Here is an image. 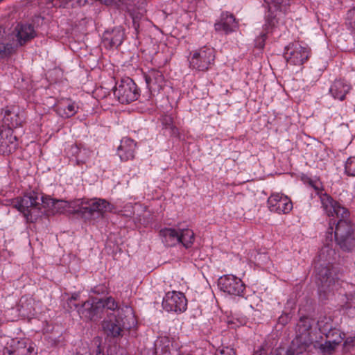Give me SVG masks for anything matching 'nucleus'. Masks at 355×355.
Instances as JSON below:
<instances>
[{"mask_svg": "<svg viewBox=\"0 0 355 355\" xmlns=\"http://www.w3.org/2000/svg\"><path fill=\"white\" fill-rule=\"evenodd\" d=\"M315 320L307 316L300 317L295 327V337L286 355H300L318 338V333L313 329Z\"/></svg>", "mask_w": 355, "mask_h": 355, "instance_id": "nucleus-1", "label": "nucleus"}, {"mask_svg": "<svg viewBox=\"0 0 355 355\" xmlns=\"http://www.w3.org/2000/svg\"><path fill=\"white\" fill-rule=\"evenodd\" d=\"M302 180L312 190L310 193L311 198H319L321 207L327 215H332L337 211H342V214L346 216L347 213L344 207L325 191L324 184L319 178L304 175Z\"/></svg>", "mask_w": 355, "mask_h": 355, "instance_id": "nucleus-2", "label": "nucleus"}, {"mask_svg": "<svg viewBox=\"0 0 355 355\" xmlns=\"http://www.w3.org/2000/svg\"><path fill=\"white\" fill-rule=\"evenodd\" d=\"M14 207L21 212L28 223H34L46 212L44 204L40 202L37 193L30 192L14 201Z\"/></svg>", "mask_w": 355, "mask_h": 355, "instance_id": "nucleus-3", "label": "nucleus"}, {"mask_svg": "<svg viewBox=\"0 0 355 355\" xmlns=\"http://www.w3.org/2000/svg\"><path fill=\"white\" fill-rule=\"evenodd\" d=\"M347 214H342V211H337L329 217L340 218L336 225L334 236L337 244L345 251H350L355 245L354 231L352 224L347 220L349 216V210L344 207Z\"/></svg>", "mask_w": 355, "mask_h": 355, "instance_id": "nucleus-4", "label": "nucleus"}, {"mask_svg": "<svg viewBox=\"0 0 355 355\" xmlns=\"http://www.w3.org/2000/svg\"><path fill=\"white\" fill-rule=\"evenodd\" d=\"M120 311L126 313L124 318L120 315L118 318L114 316L103 322V329L108 336H119L123 329H130L135 324V319L131 306L125 305Z\"/></svg>", "mask_w": 355, "mask_h": 355, "instance_id": "nucleus-5", "label": "nucleus"}, {"mask_svg": "<svg viewBox=\"0 0 355 355\" xmlns=\"http://www.w3.org/2000/svg\"><path fill=\"white\" fill-rule=\"evenodd\" d=\"M215 58V49L209 46H204L191 53L189 67L199 71H206L214 64Z\"/></svg>", "mask_w": 355, "mask_h": 355, "instance_id": "nucleus-6", "label": "nucleus"}, {"mask_svg": "<svg viewBox=\"0 0 355 355\" xmlns=\"http://www.w3.org/2000/svg\"><path fill=\"white\" fill-rule=\"evenodd\" d=\"M114 95L121 103L128 104L138 99L140 89L132 78L124 77L116 83Z\"/></svg>", "mask_w": 355, "mask_h": 355, "instance_id": "nucleus-7", "label": "nucleus"}, {"mask_svg": "<svg viewBox=\"0 0 355 355\" xmlns=\"http://www.w3.org/2000/svg\"><path fill=\"white\" fill-rule=\"evenodd\" d=\"M311 55V49L306 46H302L299 42L288 44L284 51V57L286 62L295 66L304 64Z\"/></svg>", "mask_w": 355, "mask_h": 355, "instance_id": "nucleus-8", "label": "nucleus"}, {"mask_svg": "<svg viewBox=\"0 0 355 355\" xmlns=\"http://www.w3.org/2000/svg\"><path fill=\"white\" fill-rule=\"evenodd\" d=\"M83 205H85L84 219L85 220H90L94 219L95 214L103 216L107 212H112L114 208V205L103 198H92L83 201Z\"/></svg>", "mask_w": 355, "mask_h": 355, "instance_id": "nucleus-9", "label": "nucleus"}, {"mask_svg": "<svg viewBox=\"0 0 355 355\" xmlns=\"http://www.w3.org/2000/svg\"><path fill=\"white\" fill-rule=\"evenodd\" d=\"M316 276L321 292H334L341 286V281L339 278L332 276L331 271L327 266L318 267L316 269Z\"/></svg>", "mask_w": 355, "mask_h": 355, "instance_id": "nucleus-10", "label": "nucleus"}, {"mask_svg": "<svg viewBox=\"0 0 355 355\" xmlns=\"http://www.w3.org/2000/svg\"><path fill=\"white\" fill-rule=\"evenodd\" d=\"M162 307L167 312L181 313L187 309V300L184 294L179 291H169L162 300Z\"/></svg>", "mask_w": 355, "mask_h": 355, "instance_id": "nucleus-11", "label": "nucleus"}, {"mask_svg": "<svg viewBox=\"0 0 355 355\" xmlns=\"http://www.w3.org/2000/svg\"><path fill=\"white\" fill-rule=\"evenodd\" d=\"M270 211L277 214H288L293 209V205L289 197L282 193H272L267 200Z\"/></svg>", "mask_w": 355, "mask_h": 355, "instance_id": "nucleus-12", "label": "nucleus"}, {"mask_svg": "<svg viewBox=\"0 0 355 355\" xmlns=\"http://www.w3.org/2000/svg\"><path fill=\"white\" fill-rule=\"evenodd\" d=\"M220 291L229 295L241 296L245 291V286L243 281L233 275H225L220 277L218 281Z\"/></svg>", "mask_w": 355, "mask_h": 355, "instance_id": "nucleus-13", "label": "nucleus"}, {"mask_svg": "<svg viewBox=\"0 0 355 355\" xmlns=\"http://www.w3.org/2000/svg\"><path fill=\"white\" fill-rule=\"evenodd\" d=\"M102 306V303L98 302V298L92 297L83 303L82 306L78 309V312L83 318L95 320L101 318Z\"/></svg>", "mask_w": 355, "mask_h": 355, "instance_id": "nucleus-14", "label": "nucleus"}, {"mask_svg": "<svg viewBox=\"0 0 355 355\" xmlns=\"http://www.w3.org/2000/svg\"><path fill=\"white\" fill-rule=\"evenodd\" d=\"M179 348L174 338L168 336L157 337L154 343L155 355H172Z\"/></svg>", "mask_w": 355, "mask_h": 355, "instance_id": "nucleus-15", "label": "nucleus"}, {"mask_svg": "<svg viewBox=\"0 0 355 355\" xmlns=\"http://www.w3.org/2000/svg\"><path fill=\"white\" fill-rule=\"evenodd\" d=\"M145 81L151 94L158 93L164 85V77L160 71L152 69L144 76Z\"/></svg>", "mask_w": 355, "mask_h": 355, "instance_id": "nucleus-16", "label": "nucleus"}, {"mask_svg": "<svg viewBox=\"0 0 355 355\" xmlns=\"http://www.w3.org/2000/svg\"><path fill=\"white\" fill-rule=\"evenodd\" d=\"M137 144L128 137H123L117 148V155L122 162H127L135 158Z\"/></svg>", "mask_w": 355, "mask_h": 355, "instance_id": "nucleus-17", "label": "nucleus"}, {"mask_svg": "<svg viewBox=\"0 0 355 355\" xmlns=\"http://www.w3.org/2000/svg\"><path fill=\"white\" fill-rule=\"evenodd\" d=\"M24 121L23 113L18 108L13 107L11 110H6L2 119L3 125L7 128H16L21 125Z\"/></svg>", "mask_w": 355, "mask_h": 355, "instance_id": "nucleus-18", "label": "nucleus"}, {"mask_svg": "<svg viewBox=\"0 0 355 355\" xmlns=\"http://www.w3.org/2000/svg\"><path fill=\"white\" fill-rule=\"evenodd\" d=\"M238 27V22L234 15L228 12H223L220 20L215 23L214 28L216 31H223L228 34L236 30Z\"/></svg>", "mask_w": 355, "mask_h": 355, "instance_id": "nucleus-19", "label": "nucleus"}, {"mask_svg": "<svg viewBox=\"0 0 355 355\" xmlns=\"http://www.w3.org/2000/svg\"><path fill=\"white\" fill-rule=\"evenodd\" d=\"M17 40L23 46L36 37L34 27L30 24H19L15 28Z\"/></svg>", "mask_w": 355, "mask_h": 355, "instance_id": "nucleus-20", "label": "nucleus"}, {"mask_svg": "<svg viewBox=\"0 0 355 355\" xmlns=\"http://www.w3.org/2000/svg\"><path fill=\"white\" fill-rule=\"evenodd\" d=\"M67 155L74 159L76 164L78 166L83 165L86 163L89 159L90 153L88 149L83 147L80 144H73L70 146L67 150Z\"/></svg>", "mask_w": 355, "mask_h": 355, "instance_id": "nucleus-21", "label": "nucleus"}, {"mask_svg": "<svg viewBox=\"0 0 355 355\" xmlns=\"http://www.w3.org/2000/svg\"><path fill=\"white\" fill-rule=\"evenodd\" d=\"M1 153L9 155L15 151L18 146L17 138L13 135V130L3 129Z\"/></svg>", "mask_w": 355, "mask_h": 355, "instance_id": "nucleus-22", "label": "nucleus"}, {"mask_svg": "<svg viewBox=\"0 0 355 355\" xmlns=\"http://www.w3.org/2000/svg\"><path fill=\"white\" fill-rule=\"evenodd\" d=\"M351 89V85L345 80L339 79L336 80L331 85L329 92L334 99L343 101Z\"/></svg>", "mask_w": 355, "mask_h": 355, "instance_id": "nucleus-23", "label": "nucleus"}, {"mask_svg": "<svg viewBox=\"0 0 355 355\" xmlns=\"http://www.w3.org/2000/svg\"><path fill=\"white\" fill-rule=\"evenodd\" d=\"M159 235L166 246L173 247L180 242V231L174 228H163L159 231Z\"/></svg>", "mask_w": 355, "mask_h": 355, "instance_id": "nucleus-24", "label": "nucleus"}, {"mask_svg": "<svg viewBox=\"0 0 355 355\" xmlns=\"http://www.w3.org/2000/svg\"><path fill=\"white\" fill-rule=\"evenodd\" d=\"M42 203L52 209L53 214H68V201L56 200L50 197L42 198Z\"/></svg>", "mask_w": 355, "mask_h": 355, "instance_id": "nucleus-25", "label": "nucleus"}, {"mask_svg": "<svg viewBox=\"0 0 355 355\" xmlns=\"http://www.w3.org/2000/svg\"><path fill=\"white\" fill-rule=\"evenodd\" d=\"M78 110V107L75 102L67 100L64 103H60L56 107V112L62 118L68 119L74 116Z\"/></svg>", "mask_w": 355, "mask_h": 355, "instance_id": "nucleus-26", "label": "nucleus"}, {"mask_svg": "<svg viewBox=\"0 0 355 355\" xmlns=\"http://www.w3.org/2000/svg\"><path fill=\"white\" fill-rule=\"evenodd\" d=\"M125 37L124 30L121 26L115 27L110 35V37H106L105 39L110 40L111 47L119 46Z\"/></svg>", "mask_w": 355, "mask_h": 355, "instance_id": "nucleus-27", "label": "nucleus"}, {"mask_svg": "<svg viewBox=\"0 0 355 355\" xmlns=\"http://www.w3.org/2000/svg\"><path fill=\"white\" fill-rule=\"evenodd\" d=\"M317 326L320 333L323 336L336 327L333 324L332 318L330 316L326 315L320 317L317 322Z\"/></svg>", "mask_w": 355, "mask_h": 355, "instance_id": "nucleus-28", "label": "nucleus"}, {"mask_svg": "<svg viewBox=\"0 0 355 355\" xmlns=\"http://www.w3.org/2000/svg\"><path fill=\"white\" fill-rule=\"evenodd\" d=\"M86 201L85 199H76L71 201H68V214H79L84 218V209L85 205H83V202Z\"/></svg>", "mask_w": 355, "mask_h": 355, "instance_id": "nucleus-29", "label": "nucleus"}, {"mask_svg": "<svg viewBox=\"0 0 355 355\" xmlns=\"http://www.w3.org/2000/svg\"><path fill=\"white\" fill-rule=\"evenodd\" d=\"M195 234L191 230L185 229L180 231V242L185 248H191L194 242Z\"/></svg>", "mask_w": 355, "mask_h": 355, "instance_id": "nucleus-30", "label": "nucleus"}, {"mask_svg": "<svg viewBox=\"0 0 355 355\" xmlns=\"http://www.w3.org/2000/svg\"><path fill=\"white\" fill-rule=\"evenodd\" d=\"M324 336L326 339L329 340V342L337 346L343 340L345 334L341 332L340 329L335 327L333 330L325 334Z\"/></svg>", "mask_w": 355, "mask_h": 355, "instance_id": "nucleus-31", "label": "nucleus"}, {"mask_svg": "<svg viewBox=\"0 0 355 355\" xmlns=\"http://www.w3.org/2000/svg\"><path fill=\"white\" fill-rule=\"evenodd\" d=\"M313 343L314 347L318 348L324 355L331 354L336 347V345L329 342L328 339H326L324 343H320L318 338H316V341H314Z\"/></svg>", "mask_w": 355, "mask_h": 355, "instance_id": "nucleus-32", "label": "nucleus"}, {"mask_svg": "<svg viewBox=\"0 0 355 355\" xmlns=\"http://www.w3.org/2000/svg\"><path fill=\"white\" fill-rule=\"evenodd\" d=\"M98 302H101L102 303V312L105 309H107L108 310L111 311H115L116 309L120 310L121 309H119V304L116 302V300L111 296L107 297L106 298H98ZM121 311H119V315H121Z\"/></svg>", "mask_w": 355, "mask_h": 355, "instance_id": "nucleus-33", "label": "nucleus"}, {"mask_svg": "<svg viewBox=\"0 0 355 355\" xmlns=\"http://www.w3.org/2000/svg\"><path fill=\"white\" fill-rule=\"evenodd\" d=\"M162 124L165 129L170 130L172 136H177L179 134L178 128L173 124V119L171 116L166 115L162 119Z\"/></svg>", "mask_w": 355, "mask_h": 355, "instance_id": "nucleus-34", "label": "nucleus"}, {"mask_svg": "<svg viewBox=\"0 0 355 355\" xmlns=\"http://www.w3.org/2000/svg\"><path fill=\"white\" fill-rule=\"evenodd\" d=\"M15 51V49L12 44L0 43V58L8 57Z\"/></svg>", "mask_w": 355, "mask_h": 355, "instance_id": "nucleus-35", "label": "nucleus"}, {"mask_svg": "<svg viewBox=\"0 0 355 355\" xmlns=\"http://www.w3.org/2000/svg\"><path fill=\"white\" fill-rule=\"evenodd\" d=\"M345 173L349 176H355V156L347 159L345 165Z\"/></svg>", "mask_w": 355, "mask_h": 355, "instance_id": "nucleus-36", "label": "nucleus"}, {"mask_svg": "<svg viewBox=\"0 0 355 355\" xmlns=\"http://www.w3.org/2000/svg\"><path fill=\"white\" fill-rule=\"evenodd\" d=\"M346 20L349 28L355 33V6L348 10Z\"/></svg>", "mask_w": 355, "mask_h": 355, "instance_id": "nucleus-37", "label": "nucleus"}, {"mask_svg": "<svg viewBox=\"0 0 355 355\" xmlns=\"http://www.w3.org/2000/svg\"><path fill=\"white\" fill-rule=\"evenodd\" d=\"M88 355H104V352L100 345L95 343L89 347Z\"/></svg>", "mask_w": 355, "mask_h": 355, "instance_id": "nucleus-38", "label": "nucleus"}, {"mask_svg": "<svg viewBox=\"0 0 355 355\" xmlns=\"http://www.w3.org/2000/svg\"><path fill=\"white\" fill-rule=\"evenodd\" d=\"M66 7L83 6L87 3V0H64Z\"/></svg>", "mask_w": 355, "mask_h": 355, "instance_id": "nucleus-39", "label": "nucleus"}, {"mask_svg": "<svg viewBox=\"0 0 355 355\" xmlns=\"http://www.w3.org/2000/svg\"><path fill=\"white\" fill-rule=\"evenodd\" d=\"M291 319V316L290 315V313H283L277 320V323L279 324H281L282 326H285L287 324Z\"/></svg>", "mask_w": 355, "mask_h": 355, "instance_id": "nucleus-40", "label": "nucleus"}, {"mask_svg": "<svg viewBox=\"0 0 355 355\" xmlns=\"http://www.w3.org/2000/svg\"><path fill=\"white\" fill-rule=\"evenodd\" d=\"M215 355H236V353L232 348L225 347L217 350Z\"/></svg>", "mask_w": 355, "mask_h": 355, "instance_id": "nucleus-41", "label": "nucleus"}, {"mask_svg": "<svg viewBox=\"0 0 355 355\" xmlns=\"http://www.w3.org/2000/svg\"><path fill=\"white\" fill-rule=\"evenodd\" d=\"M79 297V293H74L71 295L70 297L68 298L67 303L69 309H72V306H71V302L77 301Z\"/></svg>", "mask_w": 355, "mask_h": 355, "instance_id": "nucleus-42", "label": "nucleus"}, {"mask_svg": "<svg viewBox=\"0 0 355 355\" xmlns=\"http://www.w3.org/2000/svg\"><path fill=\"white\" fill-rule=\"evenodd\" d=\"M266 38V36L265 34H263L260 37H258L256 40V46H257L259 49H263L265 45Z\"/></svg>", "mask_w": 355, "mask_h": 355, "instance_id": "nucleus-43", "label": "nucleus"}, {"mask_svg": "<svg viewBox=\"0 0 355 355\" xmlns=\"http://www.w3.org/2000/svg\"><path fill=\"white\" fill-rule=\"evenodd\" d=\"M105 291V288L103 285H98L92 288V292L97 295L103 294Z\"/></svg>", "mask_w": 355, "mask_h": 355, "instance_id": "nucleus-44", "label": "nucleus"}, {"mask_svg": "<svg viewBox=\"0 0 355 355\" xmlns=\"http://www.w3.org/2000/svg\"><path fill=\"white\" fill-rule=\"evenodd\" d=\"M16 353H17V351L12 350L8 348H5L3 352V355H15Z\"/></svg>", "mask_w": 355, "mask_h": 355, "instance_id": "nucleus-45", "label": "nucleus"}, {"mask_svg": "<svg viewBox=\"0 0 355 355\" xmlns=\"http://www.w3.org/2000/svg\"><path fill=\"white\" fill-rule=\"evenodd\" d=\"M276 22H277V20H276V19L275 17L271 19H267V24H266V25L272 27V26H275Z\"/></svg>", "mask_w": 355, "mask_h": 355, "instance_id": "nucleus-46", "label": "nucleus"}, {"mask_svg": "<svg viewBox=\"0 0 355 355\" xmlns=\"http://www.w3.org/2000/svg\"><path fill=\"white\" fill-rule=\"evenodd\" d=\"M2 139H3V129L0 130V153H1V148L2 146Z\"/></svg>", "mask_w": 355, "mask_h": 355, "instance_id": "nucleus-47", "label": "nucleus"}, {"mask_svg": "<svg viewBox=\"0 0 355 355\" xmlns=\"http://www.w3.org/2000/svg\"><path fill=\"white\" fill-rule=\"evenodd\" d=\"M353 304H354V302H347L345 304V309H351V308L352 307Z\"/></svg>", "mask_w": 355, "mask_h": 355, "instance_id": "nucleus-48", "label": "nucleus"}, {"mask_svg": "<svg viewBox=\"0 0 355 355\" xmlns=\"http://www.w3.org/2000/svg\"><path fill=\"white\" fill-rule=\"evenodd\" d=\"M103 1L106 4H110L113 2H116V1L121 2L122 0H103Z\"/></svg>", "mask_w": 355, "mask_h": 355, "instance_id": "nucleus-49", "label": "nucleus"}, {"mask_svg": "<svg viewBox=\"0 0 355 355\" xmlns=\"http://www.w3.org/2000/svg\"><path fill=\"white\" fill-rule=\"evenodd\" d=\"M276 1L277 3H279V4H286L287 3V1H288L289 0H275Z\"/></svg>", "mask_w": 355, "mask_h": 355, "instance_id": "nucleus-50", "label": "nucleus"}, {"mask_svg": "<svg viewBox=\"0 0 355 355\" xmlns=\"http://www.w3.org/2000/svg\"><path fill=\"white\" fill-rule=\"evenodd\" d=\"M71 306H72V309L78 308V304H76L75 302H71Z\"/></svg>", "mask_w": 355, "mask_h": 355, "instance_id": "nucleus-51", "label": "nucleus"}, {"mask_svg": "<svg viewBox=\"0 0 355 355\" xmlns=\"http://www.w3.org/2000/svg\"><path fill=\"white\" fill-rule=\"evenodd\" d=\"M178 355H192L190 353H178Z\"/></svg>", "mask_w": 355, "mask_h": 355, "instance_id": "nucleus-52", "label": "nucleus"}, {"mask_svg": "<svg viewBox=\"0 0 355 355\" xmlns=\"http://www.w3.org/2000/svg\"><path fill=\"white\" fill-rule=\"evenodd\" d=\"M353 345H355V337L351 340Z\"/></svg>", "mask_w": 355, "mask_h": 355, "instance_id": "nucleus-53", "label": "nucleus"}, {"mask_svg": "<svg viewBox=\"0 0 355 355\" xmlns=\"http://www.w3.org/2000/svg\"><path fill=\"white\" fill-rule=\"evenodd\" d=\"M324 250H325V248H322V253H321L320 256H321L322 254H324Z\"/></svg>", "mask_w": 355, "mask_h": 355, "instance_id": "nucleus-54", "label": "nucleus"}, {"mask_svg": "<svg viewBox=\"0 0 355 355\" xmlns=\"http://www.w3.org/2000/svg\"><path fill=\"white\" fill-rule=\"evenodd\" d=\"M327 252H329V251H330V252H333V250H329V249H327Z\"/></svg>", "mask_w": 355, "mask_h": 355, "instance_id": "nucleus-55", "label": "nucleus"}, {"mask_svg": "<svg viewBox=\"0 0 355 355\" xmlns=\"http://www.w3.org/2000/svg\"><path fill=\"white\" fill-rule=\"evenodd\" d=\"M3 0H0V3L2 2Z\"/></svg>", "mask_w": 355, "mask_h": 355, "instance_id": "nucleus-56", "label": "nucleus"}]
</instances>
